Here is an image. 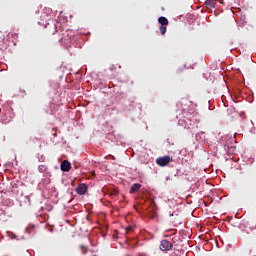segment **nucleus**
<instances>
[{
  "label": "nucleus",
  "mask_w": 256,
  "mask_h": 256,
  "mask_svg": "<svg viewBox=\"0 0 256 256\" xmlns=\"http://www.w3.org/2000/svg\"><path fill=\"white\" fill-rule=\"evenodd\" d=\"M171 161H173V158L170 156L158 157L156 159V165H159V167H167Z\"/></svg>",
  "instance_id": "obj_1"
},
{
  "label": "nucleus",
  "mask_w": 256,
  "mask_h": 256,
  "mask_svg": "<svg viewBox=\"0 0 256 256\" xmlns=\"http://www.w3.org/2000/svg\"><path fill=\"white\" fill-rule=\"evenodd\" d=\"M173 248V244L168 240H162L160 244L161 251H170Z\"/></svg>",
  "instance_id": "obj_2"
},
{
  "label": "nucleus",
  "mask_w": 256,
  "mask_h": 256,
  "mask_svg": "<svg viewBox=\"0 0 256 256\" xmlns=\"http://www.w3.org/2000/svg\"><path fill=\"white\" fill-rule=\"evenodd\" d=\"M76 193H78V195H85V193H87V184H79L76 188Z\"/></svg>",
  "instance_id": "obj_3"
},
{
  "label": "nucleus",
  "mask_w": 256,
  "mask_h": 256,
  "mask_svg": "<svg viewBox=\"0 0 256 256\" xmlns=\"http://www.w3.org/2000/svg\"><path fill=\"white\" fill-rule=\"evenodd\" d=\"M61 171H64V172H69L71 171V163H69V161L67 160H64L62 163H61Z\"/></svg>",
  "instance_id": "obj_4"
},
{
  "label": "nucleus",
  "mask_w": 256,
  "mask_h": 256,
  "mask_svg": "<svg viewBox=\"0 0 256 256\" xmlns=\"http://www.w3.org/2000/svg\"><path fill=\"white\" fill-rule=\"evenodd\" d=\"M46 29L50 35H55V33H57V26L55 24H47Z\"/></svg>",
  "instance_id": "obj_5"
},
{
  "label": "nucleus",
  "mask_w": 256,
  "mask_h": 256,
  "mask_svg": "<svg viewBox=\"0 0 256 256\" xmlns=\"http://www.w3.org/2000/svg\"><path fill=\"white\" fill-rule=\"evenodd\" d=\"M158 23L161 26H166L167 27V25H169V20L165 16H162V17L158 18Z\"/></svg>",
  "instance_id": "obj_6"
},
{
  "label": "nucleus",
  "mask_w": 256,
  "mask_h": 256,
  "mask_svg": "<svg viewBox=\"0 0 256 256\" xmlns=\"http://www.w3.org/2000/svg\"><path fill=\"white\" fill-rule=\"evenodd\" d=\"M79 250L81 251L82 255H87V253L89 251V246L84 245V244H80L79 245Z\"/></svg>",
  "instance_id": "obj_7"
},
{
  "label": "nucleus",
  "mask_w": 256,
  "mask_h": 256,
  "mask_svg": "<svg viewBox=\"0 0 256 256\" xmlns=\"http://www.w3.org/2000/svg\"><path fill=\"white\" fill-rule=\"evenodd\" d=\"M139 189H141V184L135 183L131 186L130 193H137V191H139Z\"/></svg>",
  "instance_id": "obj_8"
},
{
  "label": "nucleus",
  "mask_w": 256,
  "mask_h": 256,
  "mask_svg": "<svg viewBox=\"0 0 256 256\" xmlns=\"http://www.w3.org/2000/svg\"><path fill=\"white\" fill-rule=\"evenodd\" d=\"M108 195H110V197H116V195H119V191L112 190V191L108 192Z\"/></svg>",
  "instance_id": "obj_9"
},
{
  "label": "nucleus",
  "mask_w": 256,
  "mask_h": 256,
  "mask_svg": "<svg viewBox=\"0 0 256 256\" xmlns=\"http://www.w3.org/2000/svg\"><path fill=\"white\" fill-rule=\"evenodd\" d=\"M160 33L161 35H165L167 33V26H160Z\"/></svg>",
  "instance_id": "obj_10"
},
{
  "label": "nucleus",
  "mask_w": 256,
  "mask_h": 256,
  "mask_svg": "<svg viewBox=\"0 0 256 256\" xmlns=\"http://www.w3.org/2000/svg\"><path fill=\"white\" fill-rule=\"evenodd\" d=\"M131 231H133V226H128L126 228V233H131Z\"/></svg>",
  "instance_id": "obj_11"
},
{
  "label": "nucleus",
  "mask_w": 256,
  "mask_h": 256,
  "mask_svg": "<svg viewBox=\"0 0 256 256\" xmlns=\"http://www.w3.org/2000/svg\"><path fill=\"white\" fill-rule=\"evenodd\" d=\"M45 169H47L45 166H43V165L39 166L40 173H43V171H45Z\"/></svg>",
  "instance_id": "obj_12"
},
{
  "label": "nucleus",
  "mask_w": 256,
  "mask_h": 256,
  "mask_svg": "<svg viewBox=\"0 0 256 256\" xmlns=\"http://www.w3.org/2000/svg\"><path fill=\"white\" fill-rule=\"evenodd\" d=\"M5 39V36L3 35V33L0 32V41H3Z\"/></svg>",
  "instance_id": "obj_13"
},
{
  "label": "nucleus",
  "mask_w": 256,
  "mask_h": 256,
  "mask_svg": "<svg viewBox=\"0 0 256 256\" xmlns=\"http://www.w3.org/2000/svg\"><path fill=\"white\" fill-rule=\"evenodd\" d=\"M115 69H117V67H115V65L110 66V71H115Z\"/></svg>",
  "instance_id": "obj_14"
},
{
  "label": "nucleus",
  "mask_w": 256,
  "mask_h": 256,
  "mask_svg": "<svg viewBox=\"0 0 256 256\" xmlns=\"http://www.w3.org/2000/svg\"><path fill=\"white\" fill-rule=\"evenodd\" d=\"M189 199H191V197L188 196V197L186 198L187 203H191V201H189Z\"/></svg>",
  "instance_id": "obj_15"
}]
</instances>
